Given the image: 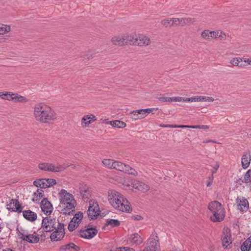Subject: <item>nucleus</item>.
Returning <instances> with one entry per match:
<instances>
[{
    "label": "nucleus",
    "instance_id": "obj_35",
    "mask_svg": "<svg viewBox=\"0 0 251 251\" xmlns=\"http://www.w3.org/2000/svg\"><path fill=\"white\" fill-rule=\"evenodd\" d=\"M11 27L9 25L0 23V35H3L10 32Z\"/></svg>",
    "mask_w": 251,
    "mask_h": 251
},
{
    "label": "nucleus",
    "instance_id": "obj_13",
    "mask_svg": "<svg viewBox=\"0 0 251 251\" xmlns=\"http://www.w3.org/2000/svg\"><path fill=\"white\" fill-rule=\"evenodd\" d=\"M223 246L225 248H227L231 244V235L229 229L226 227L224 228L223 230V234L221 237Z\"/></svg>",
    "mask_w": 251,
    "mask_h": 251
},
{
    "label": "nucleus",
    "instance_id": "obj_43",
    "mask_svg": "<svg viewBox=\"0 0 251 251\" xmlns=\"http://www.w3.org/2000/svg\"><path fill=\"white\" fill-rule=\"evenodd\" d=\"M220 33V30L211 31V40L212 39H215L219 38Z\"/></svg>",
    "mask_w": 251,
    "mask_h": 251
},
{
    "label": "nucleus",
    "instance_id": "obj_47",
    "mask_svg": "<svg viewBox=\"0 0 251 251\" xmlns=\"http://www.w3.org/2000/svg\"><path fill=\"white\" fill-rule=\"evenodd\" d=\"M132 114L131 118L134 120H136L137 119H140V116L138 113L135 112L134 111H133L131 112Z\"/></svg>",
    "mask_w": 251,
    "mask_h": 251
},
{
    "label": "nucleus",
    "instance_id": "obj_16",
    "mask_svg": "<svg viewBox=\"0 0 251 251\" xmlns=\"http://www.w3.org/2000/svg\"><path fill=\"white\" fill-rule=\"evenodd\" d=\"M131 185L133 188L136 189L141 192L146 193L150 190V187L144 182L138 180L132 181Z\"/></svg>",
    "mask_w": 251,
    "mask_h": 251
},
{
    "label": "nucleus",
    "instance_id": "obj_57",
    "mask_svg": "<svg viewBox=\"0 0 251 251\" xmlns=\"http://www.w3.org/2000/svg\"><path fill=\"white\" fill-rule=\"evenodd\" d=\"M185 21H186L187 24H188V23H193V22H195V20H194V19H192V18H185Z\"/></svg>",
    "mask_w": 251,
    "mask_h": 251
},
{
    "label": "nucleus",
    "instance_id": "obj_5",
    "mask_svg": "<svg viewBox=\"0 0 251 251\" xmlns=\"http://www.w3.org/2000/svg\"><path fill=\"white\" fill-rule=\"evenodd\" d=\"M58 224H61L55 219H50L48 217L43 218L42 223V227L46 232H50L53 230L58 226Z\"/></svg>",
    "mask_w": 251,
    "mask_h": 251
},
{
    "label": "nucleus",
    "instance_id": "obj_39",
    "mask_svg": "<svg viewBox=\"0 0 251 251\" xmlns=\"http://www.w3.org/2000/svg\"><path fill=\"white\" fill-rule=\"evenodd\" d=\"M13 95V93L11 92H5V93H0V97L4 100H12Z\"/></svg>",
    "mask_w": 251,
    "mask_h": 251
},
{
    "label": "nucleus",
    "instance_id": "obj_51",
    "mask_svg": "<svg viewBox=\"0 0 251 251\" xmlns=\"http://www.w3.org/2000/svg\"><path fill=\"white\" fill-rule=\"evenodd\" d=\"M213 177L212 176H211V177H209L207 181V183H206L207 186H208V187L210 186L213 183Z\"/></svg>",
    "mask_w": 251,
    "mask_h": 251
},
{
    "label": "nucleus",
    "instance_id": "obj_56",
    "mask_svg": "<svg viewBox=\"0 0 251 251\" xmlns=\"http://www.w3.org/2000/svg\"><path fill=\"white\" fill-rule=\"evenodd\" d=\"M243 59V61L245 62V63H247L249 65H251V59H249L248 58H242Z\"/></svg>",
    "mask_w": 251,
    "mask_h": 251
},
{
    "label": "nucleus",
    "instance_id": "obj_55",
    "mask_svg": "<svg viewBox=\"0 0 251 251\" xmlns=\"http://www.w3.org/2000/svg\"><path fill=\"white\" fill-rule=\"evenodd\" d=\"M100 123H102V124L110 125L109 123H110L111 121H108L107 119H100Z\"/></svg>",
    "mask_w": 251,
    "mask_h": 251
},
{
    "label": "nucleus",
    "instance_id": "obj_38",
    "mask_svg": "<svg viewBox=\"0 0 251 251\" xmlns=\"http://www.w3.org/2000/svg\"><path fill=\"white\" fill-rule=\"evenodd\" d=\"M120 222L115 219H107L106 221L105 225L111 226L112 227L118 226L120 225Z\"/></svg>",
    "mask_w": 251,
    "mask_h": 251
},
{
    "label": "nucleus",
    "instance_id": "obj_26",
    "mask_svg": "<svg viewBox=\"0 0 251 251\" xmlns=\"http://www.w3.org/2000/svg\"><path fill=\"white\" fill-rule=\"evenodd\" d=\"M80 194L84 201L89 199L91 197L90 192L87 186H85L80 189Z\"/></svg>",
    "mask_w": 251,
    "mask_h": 251
},
{
    "label": "nucleus",
    "instance_id": "obj_45",
    "mask_svg": "<svg viewBox=\"0 0 251 251\" xmlns=\"http://www.w3.org/2000/svg\"><path fill=\"white\" fill-rule=\"evenodd\" d=\"M172 22L171 26H177L179 24V18H171Z\"/></svg>",
    "mask_w": 251,
    "mask_h": 251
},
{
    "label": "nucleus",
    "instance_id": "obj_24",
    "mask_svg": "<svg viewBox=\"0 0 251 251\" xmlns=\"http://www.w3.org/2000/svg\"><path fill=\"white\" fill-rule=\"evenodd\" d=\"M111 42L116 46H121L126 45L124 35L114 36L111 39Z\"/></svg>",
    "mask_w": 251,
    "mask_h": 251
},
{
    "label": "nucleus",
    "instance_id": "obj_40",
    "mask_svg": "<svg viewBox=\"0 0 251 251\" xmlns=\"http://www.w3.org/2000/svg\"><path fill=\"white\" fill-rule=\"evenodd\" d=\"M251 250V245H250V243L246 240L241 245V251H249Z\"/></svg>",
    "mask_w": 251,
    "mask_h": 251
},
{
    "label": "nucleus",
    "instance_id": "obj_50",
    "mask_svg": "<svg viewBox=\"0 0 251 251\" xmlns=\"http://www.w3.org/2000/svg\"><path fill=\"white\" fill-rule=\"evenodd\" d=\"M219 38L222 40H225L226 39V34L225 32L220 30V33H219Z\"/></svg>",
    "mask_w": 251,
    "mask_h": 251
},
{
    "label": "nucleus",
    "instance_id": "obj_61",
    "mask_svg": "<svg viewBox=\"0 0 251 251\" xmlns=\"http://www.w3.org/2000/svg\"><path fill=\"white\" fill-rule=\"evenodd\" d=\"M206 101L211 102L214 100V99L210 97H206Z\"/></svg>",
    "mask_w": 251,
    "mask_h": 251
},
{
    "label": "nucleus",
    "instance_id": "obj_20",
    "mask_svg": "<svg viewBox=\"0 0 251 251\" xmlns=\"http://www.w3.org/2000/svg\"><path fill=\"white\" fill-rule=\"evenodd\" d=\"M136 45L139 46H146L149 45L151 43L150 39L144 34H137L136 35Z\"/></svg>",
    "mask_w": 251,
    "mask_h": 251
},
{
    "label": "nucleus",
    "instance_id": "obj_62",
    "mask_svg": "<svg viewBox=\"0 0 251 251\" xmlns=\"http://www.w3.org/2000/svg\"><path fill=\"white\" fill-rule=\"evenodd\" d=\"M201 101V96L194 97V102Z\"/></svg>",
    "mask_w": 251,
    "mask_h": 251
},
{
    "label": "nucleus",
    "instance_id": "obj_54",
    "mask_svg": "<svg viewBox=\"0 0 251 251\" xmlns=\"http://www.w3.org/2000/svg\"><path fill=\"white\" fill-rule=\"evenodd\" d=\"M184 101L194 102V97L191 98H184Z\"/></svg>",
    "mask_w": 251,
    "mask_h": 251
},
{
    "label": "nucleus",
    "instance_id": "obj_42",
    "mask_svg": "<svg viewBox=\"0 0 251 251\" xmlns=\"http://www.w3.org/2000/svg\"><path fill=\"white\" fill-rule=\"evenodd\" d=\"M244 181L246 183L251 182V170H249L244 176Z\"/></svg>",
    "mask_w": 251,
    "mask_h": 251
},
{
    "label": "nucleus",
    "instance_id": "obj_22",
    "mask_svg": "<svg viewBox=\"0 0 251 251\" xmlns=\"http://www.w3.org/2000/svg\"><path fill=\"white\" fill-rule=\"evenodd\" d=\"M96 120V117L93 114L84 115L81 120V126L83 127H87L89 124Z\"/></svg>",
    "mask_w": 251,
    "mask_h": 251
},
{
    "label": "nucleus",
    "instance_id": "obj_15",
    "mask_svg": "<svg viewBox=\"0 0 251 251\" xmlns=\"http://www.w3.org/2000/svg\"><path fill=\"white\" fill-rule=\"evenodd\" d=\"M58 198L60 201L59 204L75 200L73 195L65 189L60 190L58 193Z\"/></svg>",
    "mask_w": 251,
    "mask_h": 251
},
{
    "label": "nucleus",
    "instance_id": "obj_41",
    "mask_svg": "<svg viewBox=\"0 0 251 251\" xmlns=\"http://www.w3.org/2000/svg\"><path fill=\"white\" fill-rule=\"evenodd\" d=\"M109 251H135L133 248L129 247H120L114 248L112 247Z\"/></svg>",
    "mask_w": 251,
    "mask_h": 251
},
{
    "label": "nucleus",
    "instance_id": "obj_27",
    "mask_svg": "<svg viewBox=\"0 0 251 251\" xmlns=\"http://www.w3.org/2000/svg\"><path fill=\"white\" fill-rule=\"evenodd\" d=\"M136 35L133 34H126L124 35L125 41H126V45H136Z\"/></svg>",
    "mask_w": 251,
    "mask_h": 251
},
{
    "label": "nucleus",
    "instance_id": "obj_3",
    "mask_svg": "<svg viewBox=\"0 0 251 251\" xmlns=\"http://www.w3.org/2000/svg\"><path fill=\"white\" fill-rule=\"evenodd\" d=\"M213 215L211 216V220L214 222L222 221L225 218V210L221 204L218 201L211 202L208 207Z\"/></svg>",
    "mask_w": 251,
    "mask_h": 251
},
{
    "label": "nucleus",
    "instance_id": "obj_64",
    "mask_svg": "<svg viewBox=\"0 0 251 251\" xmlns=\"http://www.w3.org/2000/svg\"><path fill=\"white\" fill-rule=\"evenodd\" d=\"M168 251H183L178 248H174L172 250H169Z\"/></svg>",
    "mask_w": 251,
    "mask_h": 251
},
{
    "label": "nucleus",
    "instance_id": "obj_23",
    "mask_svg": "<svg viewBox=\"0 0 251 251\" xmlns=\"http://www.w3.org/2000/svg\"><path fill=\"white\" fill-rule=\"evenodd\" d=\"M79 250V247L71 243L61 246L59 251H78Z\"/></svg>",
    "mask_w": 251,
    "mask_h": 251
},
{
    "label": "nucleus",
    "instance_id": "obj_11",
    "mask_svg": "<svg viewBox=\"0 0 251 251\" xmlns=\"http://www.w3.org/2000/svg\"><path fill=\"white\" fill-rule=\"evenodd\" d=\"M83 217V213L82 212H78L76 213L69 224L68 229L72 231L76 229L81 222Z\"/></svg>",
    "mask_w": 251,
    "mask_h": 251
},
{
    "label": "nucleus",
    "instance_id": "obj_14",
    "mask_svg": "<svg viewBox=\"0 0 251 251\" xmlns=\"http://www.w3.org/2000/svg\"><path fill=\"white\" fill-rule=\"evenodd\" d=\"M150 245L148 246L143 251H157L159 245L158 237L156 233L152 234L149 239Z\"/></svg>",
    "mask_w": 251,
    "mask_h": 251
},
{
    "label": "nucleus",
    "instance_id": "obj_2",
    "mask_svg": "<svg viewBox=\"0 0 251 251\" xmlns=\"http://www.w3.org/2000/svg\"><path fill=\"white\" fill-rule=\"evenodd\" d=\"M34 115L36 120L44 123L53 121L57 118L56 114L50 107L42 103L34 106Z\"/></svg>",
    "mask_w": 251,
    "mask_h": 251
},
{
    "label": "nucleus",
    "instance_id": "obj_33",
    "mask_svg": "<svg viewBox=\"0 0 251 251\" xmlns=\"http://www.w3.org/2000/svg\"><path fill=\"white\" fill-rule=\"evenodd\" d=\"M69 167V165L65 164H57L54 165L52 164V172H58L64 170L66 168Z\"/></svg>",
    "mask_w": 251,
    "mask_h": 251
},
{
    "label": "nucleus",
    "instance_id": "obj_34",
    "mask_svg": "<svg viewBox=\"0 0 251 251\" xmlns=\"http://www.w3.org/2000/svg\"><path fill=\"white\" fill-rule=\"evenodd\" d=\"M109 123L110 125L114 127L124 128L126 126V124L125 122L119 120L111 121Z\"/></svg>",
    "mask_w": 251,
    "mask_h": 251
},
{
    "label": "nucleus",
    "instance_id": "obj_58",
    "mask_svg": "<svg viewBox=\"0 0 251 251\" xmlns=\"http://www.w3.org/2000/svg\"><path fill=\"white\" fill-rule=\"evenodd\" d=\"M160 126L163 127H169V128L174 127V126L171 125H161Z\"/></svg>",
    "mask_w": 251,
    "mask_h": 251
},
{
    "label": "nucleus",
    "instance_id": "obj_30",
    "mask_svg": "<svg viewBox=\"0 0 251 251\" xmlns=\"http://www.w3.org/2000/svg\"><path fill=\"white\" fill-rule=\"evenodd\" d=\"M13 101L15 102H27L28 100L25 97L22 96L17 94L13 93Z\"/></svg>",
    "mask_w": 251,
    "mask_h": 251
},
{
    "label": "nucleus",
    "instance_id": "obj_18",
    "mask_svg": "<svg viewBox=\"0 0 251 251\" xmlns=\"http://www.w3.org/2000/svg\"><path fill=\"white\" fill-rule=\"evenodd\" d=\"M42 211L46 215H49L53 211L52 205L47 199H44L41 202Z\"/></svg>",
    "mask_w": 251,
    "mask_h": 251
},
{
    "label": "nucleus",
    "instance_id": "obj_46",
    "mask_svg": "<svg viewBox=\"0 0 251 251\" xmlns=\"http://www.w3.org/2000/svg\"><path fill=\"white\" fill-rule=\"evenodd\" d=\"M141 111H143V109H139V110H134L135 112L138 113L139 114V115L140 116V119H143L145 118L146 115L145 113V112H142Z\"/></svg>",
    "mask_w": 251,
    "mask_h": 251
},
{
    "label": "nucleus",
    "instance_id": "obj_49",
    "mask_svg": "<svg viewBox=\"0 0 251 251\" xmlns=\"http://www.w3.org/2000/svg\"><path fill=\"white\" fill-rule=\"evenodd\" d=\"M172 101H184V98L180 97H175L171 98Z\"/></svg>",
    "mask_w": 251,
    "mask_h": 251
},
{
    "label": "nucleus",
    "instance_id": "obj_52",
    "mask_svg": "<svg viewBox=\"0 0 251 251\" xmlns=\"http://www.w3.org/2000/svg\"><path fill=\"white\" fill-rule=\"evenodd\" d=\"M154 109V108H147L143 109V111H141L142 112H145L146 115L147 116L148 114L152 112Z\"/></svg>",
    "mask_w": 251,
    "mask_h": 251
},
{
    "label": "nucleus",
    "instance_id": "obj_32",
    "mask_svg": "<svg viewBox=\"0 0 251 251\" xmlns=\"http://www.w3.org/2000/svg\"><path fill=\"white\" fill-rule=\"evenodd\" d=\"M243 61V59L240 57H234L231 59L230 61V63L234 66H238V67H244L245 65L241 63V62Z\"/></svg>",
    "mask_w": 251,
    "mask_h": 251
},
{
    "label": "nucleus",
    "instance_id": "obj_9",
    "mask_svg": "<svg viewBox=\"0 0 251 251\" xmlns=\"http://www.w3.org/2000/svg\"><path fill=\"white\" fill-rule=\"evenodd\" d=\"M53 231L50 236V238L52 241H57L61 240L64 236V224H58V226L54 229Z\"/></svg>",
    "mask_w": 251,
    "mask_h": 251
},
{
    "label": "nucleus",
    "instance_id": "obj_25",
    "mask_svg": "<svg viewBox=\"0 0 251 251\" xmlns=\"http://www.w3.org/2000/svg\"><path fill=\"white\" fill-rule=\"evenodd\" d=\"M23 216L26 220L32 222L37 219V214L36 213L30 210H25L23 211Z\"/></svg>",
    "mask_w": 251,
    "mask_h": 251
},
{
    "label": "nucleus",
    "instance_id": "obj_60",
    "mask_svg": "<svg viewBox=\"0 0 251 251\" xmlns=\"http://www.w3.org/2000/svg\"><path fill=\"white\" fill-rule=\"evenodd\" d=\"M219 167V165L218 164H216L213 168V170H212V173L214 174V173H215L217 170V169H218Z\"/></svg>",
    "mask_w": 251,
    "mask_h": 251
},
{
    "label": "nucleus",
    "instance_id": "obj_7",
    "mask_svg": "<svg viewBox=\"0 0 251 251\" xmlns=\"http://www.w3.org/2000/svg\"><path fill=\"white\" fill-rule=\"evenodd\" d=\"M113 169L135 176L137 175V172L135 169L121 162L115 160Z\"/></svg>",
    "mask_w": 251,
    "mask_h": 251
},
{
    "label": "nucleus",
    "instance_id": "obj_6",
    "mask_svg": "<svg viewBox=\"0 0 251 251\" xmlns=\"http://www.w3.org/2000/svg\"><path fill=\"white\" fill-rule=\"evenodd\" d=\"M75 205L76 201L74 200L72 201H68L59 204L58 207L62 214L70 215L75 212Z\"/></svg>",
    "mask_w": 251,
    "mask_h": 251
},
{
    "label": "nucleus",
    "instance_id": "obj_59",
    "mask_svg": "<svg viewBox=\"0 0 251 251\" xmlns=\"http://www.w3.org/2000/svg\"><path fill=\"white\" fill-rule=\"evenodd\" d=\"M190 126H174V127L176 128H190Z\"/></svg>",
    "mask_w": 251,
    "mask_h": 251
},
{
    "label": "nucleus",
    "instance_id": "obj_17",
    "mask_svg": "<svg viewBox=\"0 0 251 251\" xmlns=\"http://www.w3.org/2000/svg\"><path fill=\"white\" fill-rule=\"evenodd\" d=\"M98 233L96 229L94 228H89L81 230L80 232V236L87 239H90L95 237Z\"/></svg>",
    "mask_w": 251,
    "mask_h": 251
},
{
    "label": "nucleus",
    "instance_id": "obj_4",
    "mask_svg": "<svg viewBox=\"0 0 251 251\" xmlns=\"http://www.w3.org/2000/svg\"><path fill=\"white\" fill-rule=\"evenodd\" d=\"M17 235L19 239L31 244H35L39 241V237L37 234L30 232L28 230L22 227L17 228Z\"/></svg>",
    "mask_w": 251,
    "mask_h": 251
},
{
    "label": "nucleus",
    "instance_id": "obj_1",
    "mask_svg": "<svg viewBox=\"0 0 251 251\" xmlns=\"http://www.w3.org/2000/svg\"><path fill=\"white\" fill-rule=\"evenodd\" d=\"M107 199L110 205L115 209L122 211L129 212L130 210L129 203L124 196L114 190L108 191Z\"/></svg>",
    "mask_w": 251,
    "mask_h": 251
},
{
    "label": "nucleus",
    "instance_id": "obj_53",
    "mask_svg": "<svg viewBox=\"0 0 251 251\" xmlns=\"http://www.w3.org/2000/svg\"><path fill=\"white\" fill-rule=\"evenodd\" d=\"M179 24H181L182 26H184L187 24L185 18H179Z\"/></svg>",
    "mask_w": 251,
    "mask_h": 251
},
{
    "label": "nucleus",
    "instance_id": "obj_28",
    "mask_svg": "<svg viewBox=\"0 0 251 251\" xmlns=\"http://www.w3.org/2000/svg\"><path fill=\"white\" fill-rule=\"evenodd\" d=\"M44 195V191L41 189H38L33 194L32 201L34 202L39 201Z\"/></svg>",
    "mask_w": 251,
    "mask_h": 251
},
{
    "label": "nucleus",
    "instance_id": "obj_8",
    "mask_svg": "<svg viewBox=\"0 0 251 251\" xmlns=\"http://www.w3.org/2000/svg\"><path fill=\"white\" fill-rule=\"evenodd\" d=\"M87 212L89 218L91 219L96 218L100 214V208L98 202L95 200H91L89 201Z\"/></svg>",
    "mask_w": 251,
    "mask_h": 251
},
{
    "label": "nucleus",
    "instance_id": "obj_48",
    "mask_svg": "<svg viewBox=\"0 0 251 251\" xmlns=\"http://www.w3.org/2000/svg\"><path fill=\"white\" fill-rule=\"evenodd\" d=\"M158 100L162 102H171L172 99L170 97H160Z\"/></svg>",
    "mask_w": 251,
    "mask_h": 251
},
{
    "label": "nucleus",
    "instance_id": "obj_19",
    "mask_svg": "<svg viewBox=\"0 0 251 251\" xmlns=\"http://www.w3.org/2000/svg\"><path fill=\"white\" fill-rule=\"evenodd\" d=\"M237 209L240 211H247L249 208V202L244 197H238L236 200Z\"/></svg>",
    "mask_w": 251,
    "mask_h": 251
},
{
    "label": "nucleus",
    "instance_id": "obj_31",
    "mask_svg": "<svg viewBox=\"0 0 251 251\" xmlns=\"http://www.w3.org/2000/svg\"><path fill=\"white\" fill-rule=\"evenodd\" d=\"M52 164L48 163H42L38 165L39 169L44 171L52 172Z\"/></svg>",
    "mask_w": 251,
    "mask_h": 251
},
{
    "label": "nucleus",
    "instance_id": "obj_37",
    "mask_svg": "<svg viewBox=\"0 0 251 251\" xmlns=\"http://www.w3.org/2000/svg\"><path fill=\"white\" fill-rule=\"evenodd\" d=\"M211 31L208 29L204 30L201 33V37L204 40L211 41Z\"/></svg>",
    "mask_w": 251,
    "mask_h": 251
},
{
    "label": "nucleus",
    "instance_id": "obj_44",
    "mask_svg": "<svg viewBox=\"0 0 251 251\" xmlns=\"http://www.w3.org/2000/svg\"><path fill=\"white\" fill-rule=\"evenodd\" d=\"M171 22H172L171 18H167V19H165L162 20L161 22V24L162 25L166 27V26H168L169 25H171Z\"/></svg>",
    "mask_w": 251,
    "mask_h": 251
},
{
    "label": "nucleus",
    "instance_id": "obj_29",
    "mask_svg": "<svg viewBox=\"0 0 251 251\" xmlns=\"http://www.w3.org/2000/svg\"><path fill=\"white\" fill-rule=\"evenodd\" d=\"M250 155L248 153L244 154L242 157V166L244 169L247 168L250 164Z\"/></svg>",
    "mask_w": 251,
    "mask_h": 251
},
{
    "label": "nucleus",
    "instance_id": "obj_21",
    "mask_svg": "<svg viewBox=\"0 0 251 251\" xmlns=\"http://www.w3.org/2000/svg\"><path fill=\"white\" fill-rule=\"evenodd\" d=\"M143 240V238L139 234L135 233L129 236L127 242L132 246H137L141 244Z\"/></svg>",
    "mask_w": 251,
    "mask_h": 251
},
{
    "label": "nucleus",
    "instance_id": "obj_36",
    "mask_svg": "<svg viewBox=\"0 0 251 251\" xmlns=\"http://www.w3.org/2000/svg\"><path fill=\"white\" fill-rule=\"evenodd\" d=\"M114 161L113 159H105L102 161V163L105 167L109 169H113Z\"/></svg>",
    "mask_w": 251,
    "mask_h": 251
},
{
    "label": "nucleus",
    "instance_id": "obj_12",
    "mask_svg": "<svg viewBox=\"0 0 251 251\" xmlns=\"http://www.w3.org/2000/svg\"><path fill=\"white\" fill-rule=\"evenodd\" d=\"M6 208L11 212H17L21 213L22 211L23 207L19 203V201L15 199L9 200L6 204Z\"/></svg>",
    "mask_w": 251,
    "mask_h": 251
},
{
    "label": "nucleus",
    "instance_id": "obj_10",
    "mask_svg": "<svg viewBox=\"0 0 251 251\" xmlns=\"http://www.w3.org/2000/svg\"><path fill=\"white\" fill-rule=\"evenodd\" d=\"M56 184V180L54 179L42 178L35 180L33 184L37 187L41 189L50 187Z\"/></svg>",
    "mask_w": 251,
    "mask_h": 251
},
{
    "label": "nucleus",
    "instance_id": "obj_63",
    "mask_svg": "<svg viewBox=\"0 0 251 251\" xmlns=\"http://www.w3.org/2000/svg\"><path fill=\"white\" fill-rule=\"evenodd\" d=\"M190 128H201L200 126H190Z\"/></svg>",
    "mask_w": 251,
    "mask_h": 251
}]
</instances>
